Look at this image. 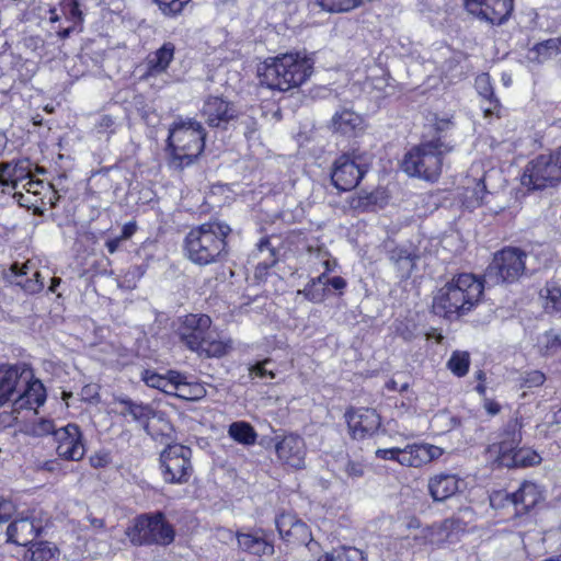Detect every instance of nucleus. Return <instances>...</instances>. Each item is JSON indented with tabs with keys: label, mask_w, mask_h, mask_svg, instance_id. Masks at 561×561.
<instances>
[{
	"label": "nucleus",
	"mask_w": 561,
	"mask_h": 561,
	"mask_svg": "<svg viewBox=\"0 0 561 561\" xmlns=\"http://www.w3.org/2000/svg\"><path fill=\"white\" fill-rule=\"evenodd\" d=\"M483 284L472 274H460L446 283L434 296L436 314L453 319L469 312L479 301Z\"/></svg>",
	"instance_id": "1"
},
{
	"label": "nucleus",
	"mask_w": 561,
	"mask_h": 561,
	"mask_svg": "<svg viewBox=\"0 0 561 561\" xmlns=\"http://www.w3.org/2000/svg\"><path fill=\"white\" fill-rule=\"evenodd\" d=\"M312 72V62L298 53L271 57L257 68L260 82L282 92L301 85Z\"/></svg>",
	"instance_id": "2"
},
{
	"label": "nucleus",
	"mask_w": 561,
	"mask_h": 561,
	"mask_svg": "<svg viewBox=\"0 0 561 561\" xmlns=\"http://www.w3.org/2000/svg\"><path fill=\"white\" fill-rule=\"evenodd\" d=\"M230 232L229 225L219 220L192 228L185 237L187 257L197 265L217 262L226 253V239Z\"/></svg>",
	"instance_id": "3"
},
{
	"label": "nucleus",
	"mask_w": 561,
	"mask_h": 561,
	"mask_svg": "<svg viewBox=\"0 0 561 561\" xmlns=\"http://www.w3.org/2000/svg\"><path fill=\"white\" fill-rule=\"evenodd\" d=\"M179 334L186 347L201 356L220 357L226 353V344L211 329V319L206 314L185 316Z\"/></svg>",
	"instance_id": "4"
},
{
	"label": "nucleus",
	"mask_w": 561,
	"mask_h": 561,
	"mask_svg": "<svg viewBox=\"0 0 561 561\" xmlns=\"http://www.w3.org/2000/svg\"><path fill=\"white\" fill-rule=\"evenodd\" d=\"M451 150L440 139L423 142L405 153L402 169L410 176L434 182L442 172L444 154Z\"/></svg>",
	"instance_id": "5"
},
{
	"label": "nucleus",
	"mask_w": 561,
	"mask_h": 561,
	"mask_svg": "<svg viewBox=\"0 0 561 561\" xmlns=\"http://www.w3.org/2000/svg\"><path fill=\"white\" fill-rule=\"evenodd\" d=\"M205 134L201 123L195 119H179L169 130V146L174 159L188 165L204 148Z\"/></svg>",
	"instance_id": "6"
},
{
	"label": "nucleus",
	"mask_w": 561,
	"mask_h": 561,
	"mask_svg": "<svg viewBox=\"0 0 561 561\" xmlns=\"http://www.w3.org/2000/svg\"><path fill=\"white\" fill-rule=\"evenodd\" d=\"M522 440V433L517 421L507 424L503 438L490 447V453L496 455L501 466L507 468L531 467L541 462V457L531 448H518Z\"/></svg>",
	"instance_id": "7"
},
{
	"label": "nucleus",
	"mask_w": 561,
	"mask_h": 561,
	"mask_svg": "<svg viewBox=\"0 0 561 561\" xmlns=\"http://www.w3.org/2000/svg\"><path fill=\"white\" fill-rule=\"evenodd\" d=\"M126 535L136 546L161 545L173 542L175 531L173 526L160 512L142 514L135 518L133 525L127 528Z\"/></svg>",
	"instance_id": "8"
},
{
	"label": "nucleus",
	"mask_w": 561,
	"mask_h": 561,
	"mask_svg": "<svg viewBox=\"0 0 561 561\" xmlns=\"http://www.w3.org/2000/svg\"><path fill=\"white\" fill-rule=\"evenodd\" d=\"M561 181V152L540 154L531 160L522 176V184L533 190L556 185Z\"/></svg>",
	"instance_id": "9"
},
{
	"label": "nucleus",
	"mask_w": 561,
	"mask_h": 561,
	"mask_svg": "<svg viewBox=\"0 0 561 561\" xmlns=\"http://www.w3.org/2000/svg\"><path fill=\"white\" fill-rule=\"evenodd\" d=\"M370 159L366 154H342L334 162L331 174L334 186L340 191H351L356 187L367 172Z\"/></svg>",
	"instance_id": "10"
},
{
	"label": "nucleus",
	"mask_w": 561,
	"mask_h": 561,
	"mask_svg": "<svg viewBox=\"0 0 561 561\" xmlns=\"http://www.w3.org/2000/svg\"><path fill=\"white\" fill-rule=\"evenodd\" d=\"M46 401V390L43 382L34 377L31 369V379L27 382H21L16 397L9 410L2 412L4 426H10L16 419L18 414L23 410H33L36 412L37 408Z\"/></svg>",
	"instance_id": "11"
},
{
	"label": "nucleus",
	"mask_w": 561,
	"mask_h": 561,
	"mask_svg": "<svg viewBox=\"0 0 561 561\" xmlns=\"http://www.w3.org/2000/svg\"><path fill=\"white\" fill-rule=\"evenodd\" d=\"M191 456L188 447L170 445L160 455L162 476L168 483H184L191 476Z\"/></svg>",
	"instance_id": "12"
},
{
	"label": "nucleus",
	"mask_w": 561,
	"mask_h": 561,
	"mask_svg": "<svg viewBox=\"0 0 561 561\" xmlns=\"http://www.w3.org/2000/svg\"><path fill=\"white\" fill-rule=\"evenodd\" d=\"M527 254L518 248H505L497 252L489 266L488 274L496 275V282H514L526 268Z\"/></svg>",
	"instance_id": "13"
},
{
	"label": "nucleus",
	"mask_w": 561,
	"mask_h": 561,
	"mask_svg": "<svg viewBox=\"0 0 561 561\" xmlns=\"http://www.w3.org/2000/svg\"><path fill=\"white\" fill-rule=\"evenodd\" d=\"M35 180L32 163L28 159L20 160L14 163L0 164V188L3 194L12 195L19 203L20 195L25 194L23 185Z\"/></svg>",
	"instance_id": "14"
},
{
	"label": "nucleus",
	"mask_w": 561,
	"mask_h": 561,
	"mask_svg": "<svg viewBox=\"0 0 561 561\" xmlns=\"http://www.w3.org/2000/svg\"><path fill=\"white\" fill-rule=\"evenodd\" d=\"M55 451L58 458L67 461H80L85 455V444L80 427L69 423L58 427L54 437Z\"/></svg>",
	"instance_id": "15"
},
{
	"label": "nucleus",
	"mask_w": 561,
	"mask_h": 561,
	"mask_svg": "<svg viewBox=\"0 0 561 561\" xmlns=\"http://www.w3.org/2000/svg\"><path fill=\"white\" fill-rule=\"evenodd\" d=\"M41 515L42 512L36 510L22 513L7 529L9 541L19 546H26L32 542L44 527Z\"/></svg>",
	"instance_id": "16"
},
{
	"label": "nucleus",
	"mask_w": 561,
	"mask_h": 561,
	"mask_svg": "<svg viewBox=\"0 0 561 561\" xmlns=\"http://www.w3.org/2000/svg\"><path fill=\"white\" fill-rule=\"evenodd\" d=\"M31 379V368L25 364L0 366V408L13 403L21 382Z\"/></svg>",
	"instance_id": "17"
},
{
	"label": "nucleus",
	"mask_w": 561,
	"mask_h": 561,
	"mask_svg": "<svg viewBox=\"0 0 561 561\" xmlns=\"http://www.w3.org/2000/svg\"><path fill=\"white\" fill-rule=\"evenodd\" d=\"M23 187L25 194L19 197V205L22 207L39 211L46 206L51 208L57 204L58 194L50 183L42 180H30Z\"/></svg>",
	"instance_id": "18"
},
{
	"label": "nucleus",
	"mask_w": 561,
	"mask_h": 561,
	"mask_svg": "<svg viewBox=\"0 0 561 561\" xmlns=\"http://www.w3.org/2000/svg\"><path fill=\"white\" fill-rule=\"evenodd\" d=\"M466 10L492 24L504 22L513 10V0H463Z\"/></svg>",
	"instance_id": "19"
},
{
	"label": "nucleus",
	"mask_w": 561,
	"mask_h": 561,
	"mask_svg": "<svg viewBox=\"0 0 561 561\" xmlns=\"http://www.w3.org/2000/svg\"><path fill=\"white\" fill-rule=\"evenodd\" d=\"M503 497L514 506L517 514H523L535 507L543 499V492L538 484L524 481L517 491L507 494L497 492L490 500L494 504Z\"/></svg>",
	"instance_id": "20"
},
{
	"label": "nucleus",
	"mask_w": 561,
	"mask_h": 561,
	"mask_svg": "<svg viewBox=\"0 0 561 561\" xmlns=\"http://www.w3.org/2000/svg\"><path fill=\"white\" fill-rule=\"evenodd\" d=\"M275 451L277 458L285 465L300 469L305 465L307 454L305 439L297 434L276 437Z\"/></svg>",
	"instance_id": "21"
},
{
	"label": "nucleus",
	"mask_w": 561,
	"mask_h": 561,
	"mask_svg": "<svg viewBox=\"0 0 561 561\" xmlns=\"http://www.w3.org/2000/svg\"><path fill=\"white\" fill-rule=\"evenodd\" d=\"M345 417L350 433L356 439L373 435L380 426V416L374 409H351Z\"/></svg>",
	"instance_id": "22"
},
{
	"label": "nucleus",
	"mask_w": 561,
	"mask_h": 561,
	"mask_svg": "<svg viewBox=\"0 0 561 561\" xmlns=\"http://www.w3.org/2000/svg\"><path fill=\"white\" fill-rule=\"evenodd\" d=\"M444 448L430 443L408 444L402 448L400 465L411 468H421L439 459L444 455Z\"/></svg>",
	"instance_id": "23"
},
{
	"label": "nucleus",
	"mask_w": 561,
	"mask_h": 561,
	"mask_svg": "<svg viewBox=\"0 0 561 561\" xmlns=\"http://www.w3.org/2000/svg\"><path fill=\"white\" fill-rule=\"evenodd\" d=\"M275 525L280 538L288 542H311V534L307 524L293 513H280L275 518Z\"/></svg>",
	"instance_id": "24"
},
{
	"label": "nucleus",
	"mask_w": 561,
	"mask_h": 561,
	"mask_svg": "<svg viewBox=\"0 0 561 561\" xmlns=\"http://www.w3.org/2000/svg\"><path fill=\"white\" fill-rule=\"evenodd\" d=\"M202 113L211 127H222L237 117L236 106L220 96L207 98Z\"/></svg>",
	"instance_id": "25"
},
{
	"label": "nucleus",
	"mask_w": 561,
	"mask_h": 561,
	"mask_svg": "<svg viewBox=\"0 0 561 561\" xmlns=\"http://www.w3.org/2000/svg\"><path fill=\"white\" fill-rule=\"evenodd\" d=\"M175 45L165 42L160 48L150 53L145 60V72L141 79L148 80L164 73L174 59Z\"/></svg>",
	"instance_id": "26"
},
{
	"label": "nucleus",
	"mask_w": 561,
	"mask_h": 561,
	"mask_svg": "<svg viewBox=\"0 0 561 561\" xmlns=\"http://www.w3.org/2000/svg\"><path fill=\"white\" fill-rule=\"evenodd\" d=\"M330 128L343 136L356 137L364 131V118L351 108L341 107L333 114Z\"/></svg>",
	"instance_id": "27"
},
{
	"label": "nucleus",
	"mask_w": 561,
	"mask_h": 561,
	"mask_svg": "<svg viewBox=\"0 0 561 561\" xmlns=\"http://www.w3.org/2000/svg\"><path fill=\"white\" fill-rule=\"evenodd\" d=\"M12 282L21 286L25 291L35 294L42 290L44 284L35 263L26 261L22 264L15 262L11 265Z\"/></svg>",
	"instance_id": "28"
},
{
	"label": "nucleus",
	"mask_w": 561,
	"mask_h": 561,
	"mask_svg": "<svg viewBox=\"0 0 561 561\" xmlns=\"http://www.w3.org/2000/svg\"><path fill=\"white\" fill-rule=\"evenodd\" d=\"M462 481L456 474L440 473L428 481V491L434 501H445L455 495L461 488Z\"/></svg>",
	"instance_id": "29"
},
{
	"label": "nucleus",
	"mask_w": 561,
	"mask_h": 561,
	"mask_svg": "<svg viewBox=\"0 0 561 561\" xmlns=\"http://www.w3.org/2000/svg\"><path fill=\"white\" fill-rule=\"evenodd\" d=\"M253 260H257L254 271V277L257 280H263L270 267L276 263L275 252L271 242L263 239L257 244V248L252 252Z\"/></svg>",
	"instance_id": "30"
},
{
	"label": "nucleus",
	"mask_w": 561,
	"mask_h": 561,
	"mask_svg": "<svg viewBox=\"0 0 561 561\" xmlns=\"http://www.w3.org/2000/svg\"><path fill=\"white\" fill-rule=\"evenodd\" d=\"M239 547L255 556H272L274 553V546L268 542L263 536L253 534H238L237 535Z\"/></svg>",
	"instance_id": "31"
},
{
	"label": "nucleus",
	"mask_w": 561,
	"mask_h": 561,
	"mask_svg": "<svg viewBox=\"0 0 561 561\" xmlns=\"http://www.w3.org/2000/svg\"><path fill=\"white\" fill-rule=\"evenodd\" d=\"M403 526L407 531H412L414 547L437 542L435 535L442 529V526L435 525L422 527L416 518H411Z\"/></svg>",
	"instance_id": "32"
},
{
	"label": "nucleus",
	"mask_w": 561,
	"mask_h": 561,
	"mask_svg": "<svg viewBox=\"0 0 561 561\" xmlns=\"http://www.w3.org/2000/svg\"><path fill=\"white\" fill-rule=\"evenodd\" d=\"M390 260L398 272V277L405 279L414 270L416 255L408 249L397 248L391 251Z\"/></svg>",
	"instance_id": "33"
},
{
	"label": "nucleus",
	"mask_w": 561,
	"mask_h": 561,
	"mask_svg": "<svg viewBox=\"0 0 561 561\" xmlns=\"http://www.w3.org/2000/svg\"><path fill=\"white\" fill-rule=\"evenodd\" d=\"M174 378L178 379V383L175 385L173 394L178 398L188 401H197L206 396V390L201 383L188 382L186 377L182 375L174 376Z\"/></svg>",
	"instance_id": "34"
},
{
	"label": "nucleus",
	"mask_w": 561,
	"mask_h": 561,
	"mask_svg": "<svg viewBox=\"0 0 561 561\" xmlns=\"http://www.w3.org/2000/svg\"><path fill=\"white\" fill-rule=\"evenodd\" d=\"M180 375L176 371H169L165 376L153 371H146L144 380L149 387L157 388L168 394H173L178 383V379L174 376Z\"/></svg>",
	"instance_id": "35"
},
{
	"label": "nucleus",
	"mask_w": 561,
	"mask_h": 561,
	"mask_svg": "<svg viewBox=\"0 0 561 561\" xmlns=\"http://www.w3.org/2000/svg\"><path fill=\"white\" fill-rule=\"evenodd\" d=\"M228 434L236 442L243 445H253L256 440L254 428L247 422L238 421L230 424Z\"/></svg>",
	"instance_id": "36"
},
{
	"label": "nucleus",
	"mask_w": 561,
	"mask_h": 561,
	"mask_svg": "<svg viewBox=\"0 0 561 561\" xmlns=\"http://www.w3.org/2000/svg\"><path fill=\"white\" fill-rule=\"evenodd\" d=\"M28 561H58L59 550L50 542H38L28 550Z\"/></svg>",
	"instance_id": "37"
},
{
	"label": "nucleus",
	"mask_w": 561,
	"mask_h": 561,
	"mask_svg": "<svg viewBox=\"0 0 561 561\" xmlns=\"http://www.w3.org/2000/svg\"><path fill=\"white\" fill-rule=\"evenodd\" d=\"M476 89L482 98L490 102V106L484 108L485 115L492 114L499 106V101L493 100V87L488 73H481L476 78Z\"/></svg>",
	"instance_id": "38"
},
{
	"label": "nucleus",
	"mask_w": 561,
	"mask_h": 561,
	"mask_svg": "<svg viewBox=\"0 0 561 561\" xmlns=\"http://www.w3.org/2000/svg\"><path fill=\"white\" fill-rule=\"evenodd\" d=\"M324 279V273L316 278H312L311 282L302 290H298V294L305 295V297L312 302H321L324 299L328 290V286Z\"/></svg>",
	"instance_id": "39"
},
{
	"label": "nucleus",
	"mask_w": 561,
	"mask_h": 561,
	"mask_svg": "<svg viewBox=\"0 0 561 561\" xmlns=\"http://www.w3.org/2000/svg\"><path fill=\"white\" fill-rule=\"evenodd\" d=\"M485 194L486 190L483 179H479L473 187H466L463 204L468 208H476L483 203Z\"/></svg>",
	"instance_id": "40"
},
{
	"label": "nucleus",
	"mask_w": 561,
	"mask_h": 561,
	"mask_svg": "<svg viewBox=\"0 0 561 561\" xmlns=\"http://www.w3.org/2000/svg\"><path fill=\"white\" fill-rule=\"evenodd\" d=\"M58 431V427L56 426L55 422L49 419H37L34 422H32L30 425H27L25 432L34 437H44L47 435H53V438L55 437V432Z\"/></svg>",
	"instance_id": "41"
},
{
	"label": "nucleus",
	"mask_w": 561,
	"mask_h": 561,
	"mask_svg": "<svg viewBox=\"0 0 561 561\" xmlns=\"http://www.w3.org/2000/svg\"><path fill=\"white\" fill-rule=\"evenodd\" d=\"M470 357L467 352L456 351L447 362L449 370L458 377H463L468 373Z\"/></svg>",
	"instance_id": "42"
},
{
	"label": "nucleus",
	"mask_w": 561,
	"mask_h": 561,
	"mask_svg": "<svg viewBox=\"0 0 561 561\" xmlns=\"http://www.w3.org/2000/svg\"><path fill=\"white\" fill-rule=\"evenodd\" d=\"M413 548L415 547L412 539V531H407L405 528L398 537L393 538L389 542V550H391L396 556H401Z\"/></svg>",
	"instance_id": "43"
},
{
	"label": "nucleus",
	"mask_w": 561,
	"mask_h": 561,
	"mask_svg": "<svg viewBox=\"0 0 561 561\" xmlns=\"http://www.w3.org/2000/svg\"><path fill=\"white\" fill-rule=\"evenodd\" d=\"M316 4L328 12H343L359 5V0H314Z\"/></svg>",
	"instance_id": "44"
},
{
	"label": "nucleus",
	"mask_w": 561,
	"mask_h": 561,
	"mask_svg": "<svg viewBox=\"0 0 561 561\" xmlns=\"http://www.w3.org/2000/svg\"><path fill=\"white\" fill-rule=\"evenodd\" d=\"M60 9L66 20L71 22L73 26L82 23L83 15L78 0H62L60 2Z\"/></svg>",
	"instance_id": "45"
},
{
	"label": "nucleus",
	"mask_w": 561,
	"mask_h": 561,
	"mask_svg": "<svg viewBox=\"0 0 561 561\" xmlns=\"http://www.w3.org/2000/svg\"><path fill=\"white\" fill-rule=\"evenodd\" d=\"M560 346L561 334H557L554 331L546 332L538 340V347L543 355L554 353Z\"/></svg>",
	"instance_id": "46"
},
{
	"label": "nucleus",
	"mask_w": 561,
	"mask_h": 561,
	"mask_svg": "<svg viewBox=\"0 0 561 561\" xmlns=\"http://www.w3.org/2000/svg\"><path fill=\"white\" fill-rule=\"evenodd\" d=\"M165 15H175L182 12L183 8L191 0H153Z\"/></svg>",
	"instance_id": "47"
},
{
	"label": "nucleus",
	"mask_w": 561,
	"mask_h": 561,
	"mask_svg": "<svg viewBox=\"0 0 561 561\" xmlns=\"http://www.w3.org/2000/svg\"><path fill=\"white\" fill-rule=\"evenodd\" d=\"M520 388H534L543 385L546 376L540 370L525 371L520 375Z\"/></svg>",
	"instance_id": "48"
},
{
	"label": "nucleus",
	"mask_w": 561,
	"mask_h": 561,
	"mask_svg": "<svg viewBox=\"0 0 561 561\" xmlns=\"http://www.w3.org/2000/svg\"><path fill=\"white\" fill-rule=\"evenodd\" d=\"M130 416L135 422L144 426V428H147L150 419L153 416V410L148 405L137 404V407L131 410Z\"/></svg>",
	"instance_id": "49"
},
{
	"label": "nucleus",
	"mask_w": 561,
	"mask_h": 561,
	"mask_svg": "<svg viewBox=\"0 0 561 561\" xmlns=\"http://www.w3.org/2000/svg\"><path fill=\"white\" fill-rule=\"evenodd\" d=\"M537 50L539 54H547L548 56L558 54L561 50V39L560 38H551L543 43H540L537 46Z\"/></svg>",
	"instance_id": "50"
},
{
	"label": "nucleus",
	"mask_w": 561,
	"mask_h": 561,
	"mask_svg": "<svg viewBox=\"0 0 561 561\" xmlns=\"http://www.w3.org/2000/svg\"><path fill=\"white\" fill-rule=\"evenodd\" d=\"M402 454V448L399 447H392V448H378L375 451V455L377 458L382 460H394L398 463H400Z\"/></svg>",
	"instance_id": "51"
},
{
	"label": "nucleus",
	"mask_w": 561,
	"mask_h": 561,
	"mask_svg": "<svg viewBox=\"0 0 561 561\" xmlns=\"http://www.w3.org/2000/svg\"><path fill=\"white\" fill-rule=\"evenodd\" d=\"M268 365H271L270 359L260 362L251 368V374L260 378L273 379L275 378V373L273 371V369L267 367Z\"/></svg>",
	"instance_id": "52"
},
{
	"label": "nucleus",
	"mask_w": 561,
	"mask_h": 561,
	"mask_svg": "<svg viewBox=\"0 0 561 561\" xmlns=\"http://www.w3.org/2000/svg\"><path fill=\"white\" fill-rule=\"evenodd\" d=\"M138 403H135L133 401H130L129 399H126V398H118L115 400L114 402V412L123 415V416H127V415H131V410H134V408L137 407Z\"/></svg>",
	"instance_id": "53"
},
{
	"label": "nucleus",
	"mask_w": 561,
	"mask_h": 561,
	"mask_svg": "<svg viewBox=\"0 0 561 561\" xmlns=\"http://www.w3.org/2000/svg\"><path fill=\"white\" fill-rule=\"evenodd\" d=\"M32 12L34 15L38 16L39 19H48L50 22H56L59 20V15L57 14L56 10L53 8H48L43 10L42 8H33Z\"/></svg>",
	"instance_id": "54"
},
{
	"label": "nucleus",
	"mask_w": 561,
	"mask_h": 561,
	"mask_svg": "<svg viewBox=\"0 0 561 561\" xmlns=\"http://www.w3.org/2000/svg\"><path fill=\"white\" fill-rule=\"evenodd\" d=\"M115 125V121L112 116L103 115L99 118L96 123V128L99 133H112Z\"/></svg>",
	"instance_id": "55"
},
{
	"label": "nucleus",
	"mask_w": 561,
	"mask_h": 561,
	"mask_svg": "<svg viewBox=\"0 0 561 561\" xmlns=\"http://www.w3.org/2000/svg\"><path fill=\"white\" fill-rule=\"evenodd\" d=\"M14 505L11 501H0V523L7 522L14 513Z\"/></svg>",
	"instance_id": "56"
},
{
	"label": "nucleus",
	"mask_w": 561,
	"mask_h": 561,
	"mask_svg": "<svg viewBox=\"0 0 561 561\" xmlns=\"http://www.w3.org/2000/svg\"><path fill=\"white\" fill-rule=\"evenodd\" d=\"M546 298L552 302L553 308H559L561 306V289L559 287L552 286L546 289Z\"/></svg>",
	"instance_id": "57"
},
{
	"label": "nucleus",
	"mask_w": 561,
	"mask_h": 561,
	"mask_svg": "<svg viewBox=\"0 0 561 561\" xmlns=\"http://www.w3.org/2000/svg\"><path fill=\"white\" fill-rule=\"evenodd\" d=\"M346 472L351 477H362L364 474V466L360 462L348 461L345 468Z\"/></svg>",
	"instance_id": "58"
},
{
	"label": "nucleus",
	"mask_w": 561,
	"mask_h": 561,
	"mask_svg": "<svg viewBox=\"0 0 561 561\" xmlns=\"http://www.w3.org/2000/svg\"><path fill=\"white\" fill-rule=\"evenodd\" d=\"M324 282L327 283V286H331L333 289H335L337 291H342L346 287L345 279L340 276H335L332 278H328L325 276Z\"/></svg>",
	"instance_id": "59"
},
{
	"label": "nucleus",
	"mask_w": 561,
	"mask_h": 561,
	"mask_svg": "<svg viewBox=\"0 0 561 561\" xmlns=\"http://www.w3.org/2000/svg\"><path fill=\"white\" fill-rule=\"evenodd\" d=\"M23 45L35 51L37 48L42 47L43 39L39 36H28L23 39Z\"/></svg>",
	"instance_id": "60"
},
{
	"label": "nucleus",
	"mask_w": 561,
	"mask_h": 561,
	"mask_svg": "<svg viewBox=\"0 0 561 561\" xmlns=\"http://www.w3.org/2000/svg\"><path fill=\"white\" fill-rule=\"evenodd\" d=\"M483 408L490 415H495L501 410L500 404L497 402L488 398H484Z\"/></svg>",
	"instance_id": "61"
},
{
	"label": "nucleus",
	"mask_w": 561,
	"mask_h": 561,
	"mask_svg": "<svg viewBox=\"0 0 561 561\" xmlns=\"http://www.w3.org/2000/svg\"><path fill=\"white\" fill-rule=\"evenodd\" d=\"M136 229L137 227L134 222H128L124 225L121 233V239H123L124 241L128 240L136 232Z\"/></svg>",
	"instance_id": "62"
},
{
	"label": "nucleus",
	"mask_w": 561,
	"mask_h": 561,
	"mask_svg": "<svg viewBox=\"0 0 561 561\" xmlns=\"http://www.w3.org/2000/svg\"><path fill=\"white\" fill-rule=\"evenodd\" d=\"M123 241H124V240H123V239H121V236H118V237H116V238H114V239H110V240H107V241L105 242V247H106L107 251H108L111 254H113V253H115V252L119 249V247H121V244H122V242H123Z\"/></svg>",
	"instance_id": "63"
},
{
	"label": "nucleus",
	"mask_w": 561,
	"mask_h": 561,
	"mask_svg": "<svg viewBox=\"0 0 561 561\" xmlns=\"http://www.w3.org/2000/svg\"><path fill=\"white\" fill-rule=\"evenodd\" d=\"M386 387H387L388 390H392V391H394V390L405 391L408 389L409 385L408 383H403L400 387H398L396 380H390V381L387 382Z\"/></svg>",
	"instance_id": "64"
}]
</instances>
